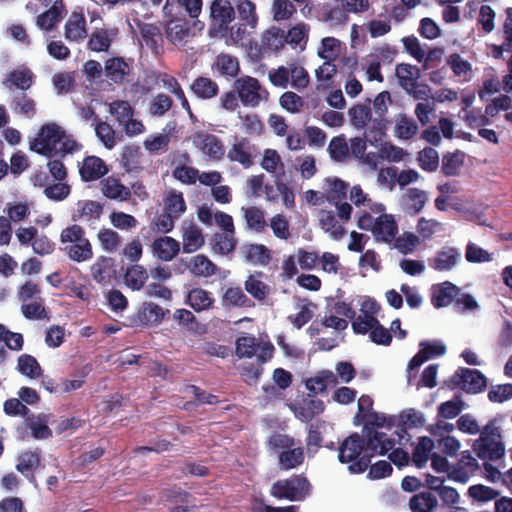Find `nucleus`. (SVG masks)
<instances>
[{
	"label": "nucleus",
	"mask_w": 512,
	"mask_h": 512,
	"mask_svg": "<svg viewBox=\"0 0 512 512\" xmlns=\"http://www.w3.org/2000/svg\"><path fill=\"white\" fill-rule=\"evenodd\" d=\"M395 445V440L385 433L364 434L354 432L346 437L338 447V459L341 463H349L348 470L353 474H361L370 466L376 455H385Z\"/></svg>",
	"instance_id": "f257e3e1"
},
{
	"label": "nucleus",
	"mask_w": 512,
	"mask_h": 512,
	"mask_svg": "<svg viewBox=\"0 0 512 512\" xmlns=\"http://www.w3.org/2000/svg\"><path fill=\"white\" fill-rule=\"evenodd\" d=\"M30 148L40 155L54 157L57 154L64 156L72 153L78 145L76 141L68 138L57 124L52 123L42 126Z\"/></svg>",
	"instance_id": "f03ea898"
},
{
	"label": "nucleus",
	"mask_w": 512,
	"mask_h": 512,
	"mask_svg": "<svg viewBox=\"0 0 512 512\" xmlns=\"http://www.w3.org/2000/svg\"><path fill=\"white\" fill-rule=\"evenodd\" d=\"M60 241L64 245V253L74 262H87L94 256L92 244L86 237L84 228L78 224L64 228L60 234Z\"/></svg>",
	"instance_id": "7ed1b4c3"
},
{
	"label": "nucleus",
	"mask_w": 512,
	"mask_h": 512,
	"mask_svg": "<svg viewBox=\"0 0 512 512\" xmlns=\"http://www.w3.org/2000/svg\"><path fill=\"white\" fill-rule=\"evenodd\" d=\"M311 491L310 481L301 473L275 481L270 488V495L279 500L300 502L304 501L311 494Z\"/></svg>",
	"instance_id": "20e7f679"
},
{
	"label": "nucleus",
	"mask_w": 512,
	"mask_h": 512,
	"mask_svg": "<svg viewBox=\"0 0 512 512\" xmlns=\"http://www.w3.org/2000/svg\"><path fill=\"white\" fill-rule=\"evenodd\" d=\"M357 225L361 230L371 231L376 241L384 243H391L398 234V225L392 214L373 218L370 212L362 211Z\"/></svg>",
	"instance_id": "39448f33"
},
{
	"label": "nucleus",
	"mask_w": 512,
	"mask_h": 512,
	"mask_svg": "<svg viewBox=\"0 0 512 512\" xmlns=\"http://www.w3.org/2000/svg\"><path fill=\"white\" fill-rule=\"evenodd\" d=\"M232 87L244 107L256 108L261 102H267L269 99L267 89L257 78L249 75L236 78Z\"/></svg>",
	"instance_id": "423d86ee"
},
{
	"label": "nucleus",
	"mask_w": 512,
	"mask_h": 512,
	"mask_svg": "<svg viewBox=\"0 0 512 512\" xmlns=\"http://www.w3.org/2000/svg\"><path fill=\"white\" fill-rule=\"evenodd\" d=\"M274 346L271 342H258L252 335L240 336L235 343V353L242 358H252L257 353V361L265 364L272 359Z\"/></svg>",
	"instance_id": "0eeeda50"
},
{
	"label": "nucleus",
	"mask_w": 512,
	"mask_h": 512,
	"mask_svg": "<svg viewBox=\"0 0 512 512\" xmlns=\"http://www.w3.org/2000/svg\"><path fill=\"white\" fill-rule=\"evenodd\" d=\"M211 30L215 35L226 36L235 11L229 0H214L210 7Z\"/></svg>",
	"instance_id": "6e6552de"
},
{
	"label": "nucleus",
	"mask_w": 512,
	"mask_h": 512,
	"mask_svg": "<svg viewBox=\"0 0 512 512\" xmlns=\"http://www.w3.org/2000/svg\"><path fill=\"white\" fill-rule=\"evenodd\" d=\"M451 381L470 394L480 393L487 386L486 377L479 370L470 368H459L451 377Z\"/></svg>",
	"instance_id": "1a4fd4ad"
},
{
	"label": "nucleus",
	"mask_w": 512,
	"mask_h": 512,
	"mask_svg": "<svg viewBox=\"0 0 512 512\" xmlns=\"http://www.w3.org/2000/svg\"><path fill=\"white\" fill-rule=\"evenodd\" d=\"M193 144L211 160H221L225 155L223 142L214 134L204 131L196 132L193 135Z\"/></svg>",
	"instance_id": "9d476101"
},
{
	"label": "nucleus",
	"mask_w": 512,
	"mask_h": 512,
	"mask_svg": "<svg viewBox=\"0 0 512 512\" xmlns=\"http://www.w3.org/2000/svg\"><path fill=\"white\" fill-rule=\"evenodd\" d=\"M165 34L167 40L175 46H184L194 35L189 21L183 18H174L168 21Z\"/></svg>",
	"instance_id": "9b49d317"
},
{
	"label": "nucleus",
	"mask_w": 512,
	"mask_h": 512,
	"mask_svg": "<svg viewBox=\"0 0 512 512\" xmlns=\"http://www.w3.org/2000/svg\"><path fill=\"white\" fill-rule=\"evenodd\" d=\"M473 450L482 460L496 461L505 454L504 444L499 439L479 437L473 443Z\"/></svg>",
	"instance_id": "f8f14e48"
},
{
	"label": "nucleus",
	"mask_w": 512,
	"mask_h": 512,
	"mask_svg": "<svg viewBox=\"0 0 512 512\" xmlns=\"http://www.w3.org/2000/svg\"><path fill=\"white\" fill-rule=\"evenodd\" d=\"M391 102V95L388 91L380 92L373 101V108L378 119H375L373 127L369 129L368 136H372L375 141L381 140L384 135L382 121L388 112V103Z\"/></svg>",
	"instance_id": "ddd939ff"
},
{
	"label": "nucleus",
	"mask_w": 512,
	"mask_h": 512,
	"mask_svg": "<svg viewBox=\"0 0 512 512\" xmlns=\"http://www.w3.org/2000/svg\"><path fill=\"white\" fill-rule=\"evenodd\" d=\"M151 250L154 257L169 262L179 254L180 243L170 236H161L153 241Z\"/></svg>",
	"instance_id": "4468645a"
},
{
	"label": "nucleus",
	"mask_w": 512,
	"mask_h": 512,
	"mask_svg": "<svg viewBox=\"0 0 512 512\" xmlns=\"http://www.w3.org/2000/svg\"><path fill=\"white\" fill-rule=\"evenodd\" d=\"M460 295V288L451 282H443L432 289L431 303L439 309L452 303L455 304L457 296Z\"/></svg>",
	"instance_id": "2eb2a0df"
},
{
	"label": "nucleus",
	"mask_w": 512,
	"mask_h": 512,
	"mask_svg": "<svg viewBox=\"0 0 512 512\" xmlns=\"http://www.w3.org/2000/svg\"><path fill=\"white\" fill-rule=\"evenodd\" d=\"M213 72L230 80L236 78L240 72V63L236 56L220 53L212 64Z\"/></svg>",
	"instance_id": "dca6fc26"
},
{
	"label": "nucleus",
	"mask_w": 512,
	"mask_h": 512,
	"mask_svg": "<svg viewBox=\"0 0 512 512\" xmlns=\"http://www.w3.org/2000/svg\"><path fill=\"white\" fill-rule=\"evenodd\" d=\"M33 82V72L26 67H19L10 71L2 83L9 90L16 88L20 92H26L33 85Z\"/></svg>",
	"instance_id": "f3484780"
},
{
	"label": "nucleus",
	"mask_w": 512,
	"mask_h": 512,
	"mask_svg": "<svg viewBox=\"0 0 512 512\" xmlns=\"http://www.w3.org/2000/svg\"><path fill=\"white\" fill-rule=\"evenodd\" d=\"M90 273L97 283H110L116 274L114 259L108 256H99L90 266Z\"/></svg>",
	"instance_id": "a211bd4d"
},
{
	"label": "nucleus",
	"mask_w": 512,
	"mask_h": 512,
	"mask_svg": "<svg viewBox=\"0 0 512 512\" xmlns=\"http://www.w3.org/2000/svg\"><path fill=\"white\" fill-rule=\"evenodd\" d=\"M41 452L39 449L21 453L17 458L16 470L24 475L32 484L36 483L34 470L40 465Z\"/></svg>",
	"instance_id": "6ab92c4d"
},
{
	"label": "nucleus",
	"mask_w": 512,
	"mask_h": 512,
	"mask_svg": "<svg viewBox=\"0 0 512 512\" xmlns=\"http://www.w3.org/2000/svg\"><path fill=\"white\" fill-rule=\"evenodd\" d=\"M461 254L455 247L445 246L437 251L435 257L429 261L430 267L437 271H449L460 260Z\"/></svg>",
	"instance_id": "aec40b11"
},
{
	"label": "nucleus",
	"mask_w": 512,
	"mask_h": 512,
	"mask_svg": "<svg viewBox=\"0 0 512 512\" xmlns=\"http://www.w3.org/2000/svg\"><path fill=\"white\" fill-rule=\"evenodd\" d=\"M65 38L79 42L87 36L86 20L83 12L74 10L65 24Z\"/></svg>",
	"instance_id": "412c9836"
},
{
	"label": "nucleus",
	"mask_w": 512,
	"mask_h": 512,
	"mask_svg": "<svg viewBox=\"0 0 512 512\" xmlns=\"http://www.w3.org/2000/svg\"><path fill=\"white\" fill-rule=\"evenodd\" d=\"M104 161L97 156H88L83 160L79 169L81 179L85 182L95 181L107 174Z\"/></svg>",
	"instance_id": "4be33fe9"
},
{
	"label": "nucleus",
	"mask_w": 512,
	"mask_h": 512,
	"mask_svg": "<svg viewBox=\"0 0 512 512\" xmlns=\"http://www.w3.org/2000/svg\"><path fill=\"white\" fill-rule=\"evenodd\" d=\"M254 146L251 145L247 138L234 143L228 151L227 157L231 162H238L244 168H249L253 165L252 151Z\"/></svg>",
	"instance_id": "5701e85b"
},
{
	"label": "nucleus",
	"mask_w": 512,
	"mask_h": 512,
	"mask_svg": "<svg viewBox=\"0 0 512 512\" xmlns=\"http://www.w3.org/2000/svg\"><path fill=\"white\" fill-rule=\"evenodd\" d=\"M103 195L111 200L128 201L131 198V189L114 177L104 178L101 182Z\"/></svg>",
	"instance_id": "b1692460"
},
{
	"label": "nucleus",
	"mask_w": 512,
	"mask_h": 512,
	"mask_svg": "<svg viewBox=\"0 0 512 512\" xmlns=\"http://www.w3.org/2000/svg\"><path fill=\"white\" fill-rule=\"evenodd\" d=\"M65 5L63 0H55L47 11L40 14L36 19V25L46 31H51L63 18Z\"/></svg>",
	"instance_id": "393cba45"
},
{
	"label": "nucleus",
	"mask_w": 512,
	"mask_h": 512,
	"mask_svg": "<svg viewBox=\"0 0 512 512\" xmlns=\"http://www.w3.org/2000/svg\"><path fill=\"white\" fill-rule=\"evenodd\" d=\"M427 201V193L419 188H409L402 195L403 208L410 215L420 213Z\"/></svg>",
	"instance_id": "a878e982"
},
{
	"label": "nucleus",
	"mask_w": 512,
	"mask_h": 512,
	"mask_svg": "<svg viewBox=\"0 0 512 512\" xmlns=\"http://www.w3.org/2000/svg\"><path fill=\"white\" fill-rule=\"evenodd\" d=\"M10 108L16 115L32 119L37 112L36 102L26 92H17L13 95Z\"/></svg>",
	"instance_id": "bb28decb"
},
{
	"label": "nucleus",
	"mask_w": 512,
	"mask_h": 512,
	"mask_svg": "<svg viewBox=\"0 0 512 512\" xmlns=\"http://www.w3.org/2000/svg\"><path fill=\"white\" fill-rule=\"evenodd\" d=\"M411 512H432L438 506V499L432 491H420L414 494L408 502Z\"/></svg>",
	"instance_id": "cd10ccee"
},
{
	"label": "nucleus",
	"mask_w": 512,
	"mask_h": 512,
	"mask_svg": "<svg viewBox=\"0 0 512 512\" xmlns=\"http://www.w3.org/2000/svg\"><path fill=\"white\" fill-rule=\"evenodd\" d=\"M182 240L185 253H193L204 245L202 230L195 223H189L183 228Z\"/></svg>",
	"instance_id": "c85d7f7f"
},
{
	"label": "nucleus",
	"mask_w": 512,
	"mask_h": 512,
	"mask_svg": "<svg viewBox=\"0 0 512 512\" xmlns=\"http://www.w3.org/2000/svg\"><path fill=\"white\" fill-rule=\"evenodd\" d=\"M103 213V206L93 200L79 201L77 209L72 214L73 221L85 220H98Z\"/></svg>",
	"instance_id": "c756f323"
},
{
	"label": "nucleus",
	"mask_w": 512,
	"mask_h": 512,
	"mask_svg": "<svg viewBox=\"0 0 512 512\" xmlns=\"http://www.w3.org/2000/svg\"><path fill=\"white\" fill-rule=\"evenodd\" d=\"M187 268L195 277L208 278L217 271V266L206 255L198 254L190 259Z\"/></svg>",
	"instance_id": "7c9ffc66"
},
{
	"label": "nucleus",
	"mask_w": 512,
	"mask_h": 512,
	"mask_svg": "<svg viewBox=\"0 0 512 512\" xmlns=\"http://www.w3.org/2000/svg\"><path fill=\"white\" fill-rule=\"evenodd\" d=\"M325 409L324 402L320 399L304 400L294 407L295 417L302 422H309L321 414Z\"/></svg>",
	"instance_id": "2f4dec72"
},
{
	"label": "nucleus",
	"mask_w": 512,
	"mask_h": 512,
	"mask_svg": "<svg viewBox=\"0 0 512 512\" xmlns=\"http://www.w3.org/2000/svg\"><path fill=\"white\" fill-rule=\"evenodd\" d=\"M396 76L401 87L408 93L418 88L419 69L416 66L401 63L396 67Z\"/></svg>",
	"instance_id": "473e14b6"
},
{
	"label": "nucleus",
	"mask_w": 512,
	"mask_h": 512,
	"mask_svg": "<svg viewBox=\"0 0 512 512\" xmlns=\"http://www.w3.org/2000/svg\"><path fill=\"white\" fill-rule=\"evenodd\" d=\"M186 202L183 193L176 190H170L163 198V211L179 219L186 211Z\"/></svg>",
	"instance_id": "72a5a7b5"
},
{
	"label": "nucleus",
	"mask_w": 512,
	"mask_h": 512,
	"mask_svg": "<svg viewBox=\"0 0 512 512\" xmlns=\"http://www.w3.org/2000/svg\"><path fill=\"white\" fill-rule=\"evenodd\" d=\"M285 45V31L279 27L268 28L261 36V50L279 51Z\"/></svg>",
	"instance_id": "f704fd0d"
},
{
	"label": "nucleus",
	"mask_w": 512,
	"mask_h": 512,
	"mask_svg": "<svg viewBox=\"0 0 512 512\" xmlns=\"http://www.w3.org/2000/svg\"><path fill=\"white\" fill-rule=\"evenodd\" d=\"M244 258L254 265L266 266L271 261V252L263 244H247L243 246Z\"/></svg>",
	"instance_id": "c9c22d12"
},
{
	"label": "nucleus",
	"mask_w": 512,
	"mask_h": 512,
	"mask_svg": "<svg viewBox=\"0 0 512 512\" xmlns=\"http://www.w3.org/2000/svg\"><path fill=\"white\" fill-rule=\"evenodd\" d=\"M305 455L303 447H292L286 451H281L278 455V465L283 471H288L301 466Z\"/></svg>",
	"instance_id": "e433bc0d"
},
{
	"label": "nucleus",
	"mask_w": 512,
	"mask_h": 512,
	"mask_svg": "<svg viewBox=\"0 0 512 512\" xmlns=\"http://www.w3.org/2000/svg\"><path fill=\"white\" fill-rule=\"evenodd\" d=\"M190 88L198 98L203 100L212 99L219 93L218 84L211 78L204 76L197 77Z\"/></svg>",
	"instance_id": "4c0bfd02"
},
{
	"label": "nucleus",
	"mask_w": 512,
	"mask_h": 512,
	"mask_svg": "<svg viewBox=\"0 0 512 512\" xmlns=\"http://www.w3.org/2000/svg\"><path fill=\"white\" fill-rule=\"evenodd\" d=\"M105 75L115 84L122 83L129 73V66L123 58L113 57L105 62Z\"/></svg>",
	"instance_id": "58836bf2"
},
{
	"label": "nucleus",
	"mask_w": 512,
	"mask_h": 512,
	"mask_svg": "<svg viewBox=\"0 0 512 512\" xmlns=\"http://www.w3.org/2000/svg\"><path fill=\"white\" fill-rule=\"evenodd\" d=\"M187 302L196 312H200L210 309L214 303V299L207 290L193 288L188 292Z\"/></svg>",
	"instance_id": "ea45409f"
},
{
	"label": "nucleus",
	"mask_w": 512,
	"mask_h": 512,
	"mask_svg": "<svg viewBox=\"0 0 512 512\" xmlns=\"http://www.w3.org/2000/svg\"><path fill=\"white\" fill-rule=\"evenodd\" d=\"M148 279L147 270L139 264H133L127 268L124 274V282L132 290H140Z\"/></svg>",
	"instance_id": "a19ab883"
},
{
	"label": "nucleus",
	"mask_w": 512,
	"mask_h": 512,
	"mask_svg": "<svg viewBox=\"0 0 512 512\" xmlns=\"http://www.w3.org/2000/svg\"><path fill=\"white\" fill-rule=\"evenodd\" d=\"M243 210L247 227L257 233L263 232L267 227L265 212L256 206L243 208Z\"/></svg>",
	"instance_id": "79ce46f5"
},
{
	"label": "nucleus",
	"mask_w": 512,
	"mask_h": 512,
	"mask_svg": "<svg viewBox=\"0 0 512 512\" xmlns=\"http://www.w3.org/2000/svg\"><path fill=\"white\" fill-rule=\"evenodd\" d=\"M138 27L146 46L155 53H158L159 42L162 41L160 28L157 25L150 23H141Z\"/></svg>",
	"instance_id": "37998d69"
},
{
	"label": "nucleus",
	"mask_w": 512,
	"mask_h": 512,
	"mask_svg": "<svg viewBox=\"0 0 512 512\" xmlns=\"http://www.w3.org/2000/svg\"><path fill=\"white\" fill-rule=\"evenodd\" d=\"M326 199L329 203L337 205L346 199L349 185L339 178L328 179Z\"/></svg>",
	"instance_id": "c03bdc74"
},
{
	"label": "nucleus",
	"mask_w": 512,
	"mask_h": 512,
	"mask_svg": "<svg viewBox=\"0 0 512 512\" xmlns=\"http://www.w3.org/2000/svg\"><path fill=\"white\" fill-rule=\"evenodd\" d=\"M262 275V272L250 275L244 283L245 290L258 301L265 300L270 293L269 286L256 278V276L261 277Z\"/></svg>",
	"instance_id": "a18cd8bd"
},
{
	"label": "nucleus",
	"mask_w": 512,
	"mask_h": 512,
	"mask_svg": "<svg viewBox=\"0 0 512 512\" xmlns=\"http://www.w3.org/2000/svg\"><path fill=\"white\" fill-rule=\"evenodd\" d=\"M165 317L163 308L155 303H144L138 312V318L144 325L161 322Z\"/></svg>",
	"instance_id": "49530a36"
},
{
	"label": "nucleus",
	"mask_w": 512,
	"mask_h": 512,
	"mask_svg": "<svg viewBox=\"0 0 512 512\" xmlns=\"http://www.w3.org/2000/svg\"><path fill=\"white\" fill-rule=\"evenodd\" d=\"M434 448V442L430 437L419 438L418 444L413 450L412 461L416 467L422 468L429 459V454Z\"/></svg>",
	"instance_id": "de8ad7c7"
},
{
	"label": "nucleus",
	"mask_w": 512,
	"mask_h": 512,
	"mask_svg": "<svg viewBox=\"0 0 512 512\" xmlns=\"http://www.w3.org/2000/svg\"><path fill=\"white\" fill-rule=\"evenodd\" d=\"M320 225L322 229L328 232L335 240L341 239L346 233L345 228L338 224L332 211H321Z\"/></svg>",
	"instance_id": "09e8293b"
},
{
	"label": "nucleus",
	"mask_w": 512,
	"mask_h": 512,
	"mask_svg": "<svg viewBox=\"0 0 512 512\" xmlns=\"http://www.w3.org/2000/svg\"><path fill=\"white\" fill-rule=\"evenodd\" d=\"M21 312L26 319L29 320H44L49 319L47 310L44 305V299L37 297L34 301L21 305Z\"/></svg>",
	"instance_id": "8fccbe9b"
},
{
	"label": "nucleus",
	"mask_w": 512,
	"mask_h": 512,
	"mask_svg": "<svg viewBox=\"0 0 512 512\" xmlns=\"http://www.w3.org/2000/svg\"><path fill=\"white\" fill-rule=\"evenodd\" d=\"M17 370L31 379L41 376L42 369L37 359L29 354H22L18 358Z\"/></svg>",
	"instance_id": "3c124183"
},
{
	"label": "nucleus",
	"mask_w": 512,
	"mask_h": 512,
	"mask_svg": "<svg viewBox=\"0 0 512 512\" xmlns=\"http://www.w3.org/2000/svg\"><path fill=\"white\" fill-rule=\"evenodd\" d=\"M212 242L214 252L221 255L232 253L237 245V239L232 233H216L212 238Z\"/></svg>",
	"instance_id": "603ef678"
},
{
	"label": "nucleus",
	"mask_w": 512,
	"mask_h": 512,
	"mask_svg": "<svg viewBox=\"0 0 512 512\" xmlns=\"http://www.w3.org/2000/svg\"><path fill=\"white\" fill-rule=\"evenodd\" d=\"M97 239L102 249L106 252L117 251L122 242V238L118 232L110 228L100 229L97 234Z\"/></svg>",
	"instance_id": "864d4df0"
},
{
	"label": "nucleus",
	"mask_w": 512,
	"mask_h": 512,
	"mask_svg": "<svg viewBox=\"0 0 512 512\" xmlns=\"http://www.w3.org/2000/svg\"><path fill=\"white\" fill-rule=\"evenodd\" d=\"M109 112L115 117L119 126H122L130 117L134 116V108L126 100H114L109 104Z\"/></svg>",
	"instance_id": "5fc2aeb1"
},
{
	"label": "nucleus",
	"mask_w": 512,
	"mask_h": 512,
	"mask_svg": "<svg viewBox=\"0 0 512 512\" xmlns=\"http://www.w3.org/2000/svg\"><path fill=\"white\" fill-rule=\"evenodd\" d=\"M348 115L354 127L364 128L371 120V108L366 104H356L349 109Z\"/></svg>",
	"instance_id": "6e6d98bb"
},
{
	"label": "nucleus",
	"mask_w": 512,
	"mask_h": 512,
	"mask_svg": "<svg viewBox=\"0 0 512 512\" xmlns=\"http://www.w3.org/2000/svg\"><path fill=\"white\" fill-rule=\"evenodd\" d=\"M328 151L332 160L345 161L349 157V146L344 135L333 137L329 143Z\"/></svg>",
	"instance_id": "4d7b16f0"
},
{
	"label": "nucleus",
	"mask_w": 512,
	"mask_h": 512,
	"mask_svg": "<svg viewBox=\"0 0 512 512\" xmlns=\"http://www.w3.org/2000/svg\"><path fill=\"white\" fill-rule=\"evenodd\" d=\"M237 12L240 20L251 29H255L258 23L256 7L250 0H240L237 4Z\"/></svg>",
	"instance_id": "13d9d810"
},
{
	"label": "nucleus",
	"mask_w": 512,
	"mask_h": 512,
	"mask_svg": "<svg viewBox=\"0 0 512 512\" xmlns=\"http://www.w3.org/2000/svg\"><path fill=\"white\" fill-rule=\"evenodd\" d=\"M418 132V125L416 121L406 115H400L397 118L395 126V134L401 139H411Z\"/></svg>",
	"instance_id": "bf43d9fd"
},
{
	"label": "nucleus",
	"mask_w": 512,
	"mask_h": 512,
	"mask_svg": "<svg viewBox=\"0 0 512 512\" xmlns=\"http://www.w3.org/2000/svg\"><path fill=\"white\" fill-rule=\"evenodd\" d=\"M173 106V99L165 94L158 93L152 98L149 103V113L152 116L162 117L164 116Z\"/></svg>",
	"instance_id": "052dcab7"
},
{
	"label": "nucleus",
	"mask_w": 512,
	"mask_h": 512,
	"mask_svg": "<svg viewBox=\"0 0 512 512\" xmlns=\"http://www.w3.org/2000/svg\"><path fill=\"white\" fill-rule=\"evenodd\" d=\"M160 500L167 503L188 504L192 497L190 493L174 485L160 492Z\"/></svg>",
	"instance_id": "680f3d73"
},
{
	"label": "nucleus",
	"mask_w": 512,
	"mask_h": 512,
	"mask_svg": "<svg viewBox=\"0 0 512 512\" xmlns=\"http://www.w3.org/2000/svg\"><path fill=\"white\" fill-rule=\"evenodd\" d=\"M417 161L422 170L434 172L439 166V154L434 148L426 147L418 153Z\"/></svg>",
	"instance_id": "e2e57ef3"
},
{
	"label": "nucleus",
	"mask_w": 512,
	"mask_h": 512,
	"mask_svg": "<svg viewBox=\"0 0 512 512\" xmlns=\"http://www.w3.org/2000/svg\"><path fill=\"white\" fill-rule=\"evenodd\" d=\"M468 495L475 501L488 502L491 500H498L500 492L494 488L482 484H476L469 487Z\"/></svg>",
	"instance_id": "0e129e2a"
},
{
	"label": "nucleus",
	"mask_w": 512,
	"mask_h": 512,
	"mask_svg": "<svg viewBox=\"0 0 512 512\" xmlns=\"http://www.w3.org/2000/svg\"><path fill=\"white\" fill-rule=\"evenodd\" d=\"M464 408V402L459 396L453 397L451 400L443 402L438 407V416L444 419H452L457 417Z\"/></svg>",
	"instance_id": "69168bd1"
},
{
	"label": "nucleus",
	"mask_w": 512,
	"mask_h": 512,
	"mask_svg": "<svg viewBox=\"0 0 512 512\" xmlns=\"http://www.w3.org/2000/svg\"><path fill=\"white\" fill-rule=\"evenodd\" d=\"M250 302L247 295L240 287H230L223 295V304L237 307H247Z\"/></svg>",
	"instance_id": "338daca9"
},
{
	"label": "nucleus",
	"mask_w": 512,
	"mask_h": 512,
	"mask_svg": "<svg viewBox=\"0 0 512 512\" xmlns=\"http://www.w3.org/2000/svg\"><path fill=\"white\" fill-rule=\"evenodd\" d=\"M111 224L121 230H129L136 228L138 225V220L130 214L114 211L109 216Z\"/></svg>",
	"instance_id": "774afa93"
}]
</instances>
